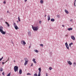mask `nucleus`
<instances>
[{"label": "nucleus", "instance_id": "2", "mask_svg": "<svg viewBox=\"0 0 76 76\" xmlns=\"http://www.w3.org/2000/svg\"><path fill=\"white\" fill-rule=\"evenodd\" d=\"M32 28L33 31H37L38 30L39 27L38 26L34 27L33 26H32Z\"/></svg>", "mask_w": 76, "mask_h": 76}, {"label": "nucleus", "instance_id": "42", "mask_svg": "<svg viewBox=\"0 0 76 76\" xmlns=\"http://www.w3.org/2000/svg\"><path fill=\"white\" fill-rule=\"evenodd\" d=\"M74 6H75V7H76V4H74Z\"/></svg>", "mask_w": 76, "mask_h": 76}, {"label": "nucleus", "instance_id": "27", "mask_svg": "<svg viewBox=\"0 0 76 76\" xmlns=\"http://www.w3.org/2000/svg\"><path fill=\"white\" fill-rule=\"evenodd\" d=\"M0 71L1 72H2V71H3V68H0Z\"/></svg>", "mask_w": 76, "mask_h": 76}, {"label": "nucleus", "instance_id": "52", "mask_svg": "<svg viewBox=\"0 0 76 76\" xmlns=\"http://www.w3.org/2000/svg\"><path fill=\"white\" fill-rule=\"evenodd\" d=\"M17 22L18 23L19 22V21H17Z\"/></svg>", "mask_w": 76, "mask_h": 76}, {"label": "nucleus", "instance_id": "9", "mask_svg": "<svg viewBox=\"0 0 76 76\" xmlns=\"http://www.w3.org/2000/svg\"><path fill=\"white\" fill-rule=\"evenodd\" d=\"M28 35L30 37H31V33L29 31L28 32Z\"/></svg>", "mask_w": 76, "mask_h": 76}, {"label": "nucleus", "instance_id": "21", "mask_svg": "<svg viewBox=\"0 0 76 76\" xmlns=\"http://www.w3.org/2000/svg\"><path fill=\"white\" fill-rule=\"evenodd\" d=\"M34 52H35L36 53H38V50H34Z\"/></svg>", "mask_w": 76, "mask_h": 76}, {"label": "nucleus", "instance_id": "17", "mask_svg": "<svg viewBox=\"0 0 76 76\" xmlns=\"http://www.w3.org/2000/svg\"><path fill=\"white\" fill-rule=\"evenodd\" d=\"M22 69H20L19 71V73L20 74H22Z\"/></svg>", "mask_w": 76, "mask_h": 76}, {"label": "nucleus", "instance_id": "46", "mask_svg": "<svg viewBox=\"0 0 76 76\" xmlns=\"http://www.w3.org/2000/svg\"><path fill=\"white\" fill-rule=\"evenodd\" d=\"M76 3V1H75L74 4H75Z\"/></svg>", "mask_w": 76, "mask_h": 76}, {"label": "nucleus", "instance_id": "48", "mask_svg": "<svg viewBox=\"0 0 76 76\" xmlns=\"http://www.w3.org/2000/svg\"><path fill=\"white\" fill-rule=\"evenodd\" d=\"M9 57L8 58V59H7V61H9Z\"/></svg>", "mask_w": 76, "mask_h": 76}, {"label": "nucleus", "instance_id": "29", "mask_svg": "<svg viewBox=\"0 0 76 76\" xmlns=\"http://www.w3.org/2000/svg\"><path fill=\"white\" fill-rule=\"evenodd\" d=\"M34 76H38V75H37V74L35 73L34 75Z\"/></svg>", "mask_w": 76, "mask_h": 76}, {"label": "nucleus", "instance_id": "45", "mask_svg": "<svg viewBox=\"0 0 76 76\" xmlns=\"http://www.w3.org/2000/svg\"><path fill=\"white\" fill-rule=\"evenodd\" d=\"M69 46L70 47H71V45H70V44H69Z\"/></svg>", "mask_w": 76, "mask_h": 76}, {"label": "nucleus", "instance_id": "33", "mask_svg": "<svg viewBox=\"0 0 76 76\" xmlns=\"http://www.w3.org/2000/svg\"><path fill=\"white\" fill-rule=\"evenodd\" d=\"M2 74L3 76H4V72H2Z\"/></svg>", "mask_w": 76, "mask_h": 76}, {"label": "nucleus", "instance_id": "18", "mask_svg": "<svg viewBox=\"0 0 76 76\" xmlns=\"http://www.w3.org/2000/svg\"><path fill=\"white\" fill-rule=\"evenodd\" d=\"M38 70L39 71V72H40L41 73V67H40L38 69Z\"/></svg>", "mask_w": 76, "mask_h": 76}, {"label": "nucleus", "instance_id": "32", "mask_svg": "<svg viewBox=\"0 0 76 76\" xmlns=\"http://www.w3.org/2000/svg\"><path fill=\"white\" fill-rule=\"evenodd\" d=\"M40 46H42V47H44L43 45H42V44H40Z\"/></svg>", "mask_w": 76, "mask_h": 76}, {"label": "nucleus", "instance_id": "31", "mask_svg": "<svg viewBox=\"0 0 76 76\" xmlns=\"http://www.w3.org/2000/svg\"><path fill=\"white\" fill-rule=\"evenodd\" d=\"M27 75H31V74L30 73H28L27 74Z\"/></svg>", "mask_w": 76, "mask_h": 76}, {"label": "nucleus", "instance_id": "12", "mask_svg": "<svg viewBox=\"0 0 76 76\" xmlns=\"http://www.w3.org/2000/svg\"><path fill=\"white\" fill-rule=\"evenodd\" d=\"M67 29L68 31H72L73 29V28H68Z\"/></svg>", "mask_w": 76, "mask_h": 76}, {"label": "nucleus", "instance_id": "6", "mask_svg": "<svg viewBox=\"0 0 76 76\" xmlns=\"http://www.w3.org/2000/svg\"><path fill=\"white\" fill-rule=\"evenodd\" d=\"M71 39H73L74 41H75V37L74 36L71 35Z\"/></svg>", "mask_w": 76, "mask_h": 76}, {"label": "nucleus", "instance_id": "7", "mask_svg": "<svg viewBox=\"0 0 76 76\" xmlns=\"http://www.w3.org/2000/svg\"><path fill=\"white\" fill-rule=\"evenodd\" d=\"M67 63L69 65H72V63L70 61H68Z\"/></svg>", "mask_w": 76, "mask_h": 76}, {"label": "nucleus", "instance_id": "39", "mask_svg": "<svg viewBox=\"0 0 76 76\" xmlns=\"http://www.w3.org/2000/svg\"><path fill=\"white\" fill-rule=\"evenodd\" d=\"M4 4H6V1H4Z\"/></svg>", "mask_w": 76, "mask_h": 76}, {"label": "nucleus", "instance_id": "49", "mask_svg": "<svg viewBox=\"0 0 76 76\" xmlns=\"http://www.w3.org/2000/svg\"><path fill=\"white\" fill-rule=\"evenodd\" d=\"M62 27H64V25H62Z\"/></svg>", "mask_w": 76, "mask_h": 76}, {"label": "nucleus", "instance_id": "28", "mask_svg": "<svg viewBox=\"0 0 76 76\" xmlns=\"http://www.w3.org/2000/svg\"><path fill=\"white\" fill-rule=\"evenodd\" d=\"M3 58V57H2L1 58H0V61H1V60Z\"/></svg>", "mask_w": 76, "mask_h": 76}, {"label": "nucleus", "instance_id": "13", "mask_svg": "<svg viewBox=\"0 0 76 76\" xmlns=\"http://www.w3.org/2000/svg\"><path fill=\"white\" fill-rule=\"evenodd\" d=\"M65 13H66V14H68L69 13V12H68V11L67 10H65Z\"/></svg>", "mask_w": 76, "mask_h": 76}, {"label": "nucleus", "instance_id": "51", "mask_svg": "<svg viewBox=\"0 0 76 76\" xmlns=\"http://www.w3.org/2000/svg\"><path fill=\"white\" fill-rule=\"evenodd\" d=\"M46 15H45V17H46Z\"/></svg>", "mask_w": 76, "mask_h": 76}, {"label": "nucleus", "instance_id": "23", "mask_svg": "<svg viewBox=\"0 0 76 76\" xmlns=\"http://www.w3.org/2000/svg\"><path fill=\"white\" fill-rule=\"evenodd\" d=\"M40 3H41V4H42V3H43V1L42 0H40Z\"/></svg>", "mask_w": 76, "mask_h": 76}, {"label": "nucleus", "instance_id": "34", "mask_svg": "<svg viewBox=\"0 0 76 76\" xmlns=\"http://www.w3.org/2000/svg\"><path fill=\"white\" fill-rule=\"evenodd\" d=\"M46 76H48V73H46Z\"/></svg>", "mask_w": 76, "mask_h": 76}, {"label": "nucleus", "instance_id": "50", "mask_svg": "<svg viewBox=\"0 0 76 76\" xmlns=\"http://www.w3.org/2000/svg\"><path fill=\"white\" fill-rule=\"evenodd\" d=\"M31 48V46H30L29 47V48Z\"/></svg>", "mask_w": 76, "mask_h": 76}, {"label": "nucleus", "instance_id": "4", "mask_svg": "<svg viewBox=\"0 0 76 76\" xmlns=\"http://www.w3.org/2000/svg\"><path fill=\"white\" fill-rule=\"evenodd\" d=\"M65 45L67 49V50H69V45H68V44H67V42H66L65 43Z\"/></svg>", "mask_w": 76, "mask_h": 76}, {"label": "nucleus", "instance_id": "30", "mask_svg": "<svg viewBox=\"0 0 76 76\" xmlns=\"http://www.w3.org/2000/svg\"><path fill=\"white\" fill-rule=\"evenodd\" d=\"M57 17L58 18H60V16H59V15H57Z\"/></svg>", "mask_w": 76, "mask_h": 76}, {"label": "nucleus", "instance_id": "19", "mask_svg": "<svg viewBox=\"0 0 76 76\" xmlns=\"http://www.w3.org/2000/svg\"><path fill=\"white\" fill-rule=\"evenodd\" d=\"M5 23L6 24H7V26H8V27H9V26H10V25H9V23L7 22H5Z\"/></svg>", "mask_w": 76, "mask_h": 76}, {"label": "nucleus", "instance_id": "47", "mask_svg": "<svg viewBox=\"0 0 76 76\" xmlns=\"http://www.w3.org/2000/svg\"><path fill=\"white\" fill-rule=\"evenodd\" d=\"M7 13H9V11H7Z\"/></svg>", "mask_w": 76, "mask_h": 76}, {"label": "nucleus", "instance_id": "54", "mask_svg": "<svg viewBox=\"0 0 76 76\" xmlns=\"http://www.w3.org/2000/svg\"><path fill=\"white\" fill-rule=\"evenodd\" d=\"M75 1H76V0H75Z\"/></svg>", "mask_w": 76, "mask_h": 76}, {"label": "nucleus", "instance_id": "20", "mask_svg": "<svg viewBox=\"0 0 76 76\" xmlns=\"http://www.w3.org/2000/svg\"><path fill=\"white\" fill-rule=\"evenodd\" d=\"M18 19L19 22H20V17H18Z\"/></svg>", "mask_w": 76, "mask_h": 76}, {"label": "nucleus", "instance_id": "11", "mask_svg": "<svg viewBox=\"0 0 76 76\" xmlns=\"http://www.w3.org/2000/svg\"><path fill=\"white\" fill-rule=\"evenodd\" d=\"M28 64V61L25 60V62L24 63V66H26Z\"/></svg>", "mask_w": 76, "mask_h": 76}, {"label": "nucleus", "instance_id": "38", "mask_svg": "<svg viewBox=\"0 0 76 76\" xmlns=\"http://www.w3.org/2000/svg\"><path fill=\"white\" fill-rule=\"evenodd\" d=\"M70 22H72V21H73V20H72V19H71L70 20Z\"/></svg>", "mask_w": 76, "mask_h": 76}, {"label": "nucleus", "instance_id": "10", "mask_svg": "<svg viewBox=\"0 0 76 76\" xmlns=\"http://www.w3.org/2000/svg\"><path fill=\"white\" fill-rule=\"evenodd\" d=\"M33 61L34 63H35V64H36L37 62H36V61H35V59L33 58Z\"/></svg>", "mask_w": 76, "mask_h": 76}, {"label": "nucleus", "instance_id": "43", "mask_svg": "<svg viewBox=\"0 0 76 76\" xmlns=\"http://www.w3.org/2000/svg\"><path fill=\"white\" fill-rule=\"evenodd\" d=\"M33 66V64H31V66Z\"/></svg>", "mask_w": 76, "mask_h": 76}, {"label": "nucleus", "instance_id": "35", "mask_svg": "<svg viewBox=\"0 0 76 76\" xmlns=\"http://www.w3.org/2000/svg\"><path fill=\"white\" fill-rule=\"evenodd\" d=\"M73 43H72V42H71V43L69 44V45H73Z\"/></svg>", "mask_w": 76, "mask_h": 76}, {"label": "nucleus", "instance_id": "22", "mask_svg": "<svg viewBox=\"0 0 76 76\" xmlns=\"http://www.w3.org/2000/svg\"><path fill=\"white\" fill-rule=\"evenodd\" d=\"M37 76H41V72H39Z\"/></svg>", "mask_w": 76, "mask_h": 76}, {"label": "nucleus", "instance_id": "55", "mask_svg": "<svg viewBox=\"0 0 76 76\" xmlns=\"http://www.w3.org/2000/svg\"><path fill=\"white\" fill-rule=\"evenodd\" d=\"M12 44H13V42H12Z\"/></svg>", "mask_w": 76, "mask_h": 76}, {"label": "nucleus", "instance_id": "3", "mask_svg": "<svg viewBox=\"0 0 76 76\" xmlns=\"http://www.w3.org/2000/svg\"><path fill=\"white\" fill-rule=\"evenodd\" d=\"M14 70L15 72L16 71L18 72V66H15L14 67Z\"/></svg>", "mask_w": 76, "mask_h": 76}, {"label": "nucleus", "instance_id": "5", "mask_svg": "<svg viewBox=\"0 0 76 76\" xmlns=\"http://www.w3.org/2000/svg\"><path fill=\"white\" fill-rule=\"evenodd\" d=\"M21 43L22 44H23V45H25L26 44V42L24 41V40H22L21 41Z\"/></svg>", "mask_w": 76, "mask_h": 76}, {"label": "nucleus", "instance_id": "37", "mask_svg": "<svg viewBox=\"0 0 76 76\" xmlns=\"http://www.w3.org/2000/svg\"><path fill=\"white\" fill-rule=\"evenodd\" d=\"M41 21H39V23H40V24H41Z\"/></svg>", "mask_w": 76, "mask_h": 76}, {"label": "nucleus", "instance_id": "41", "mask_svg": "<svg viewBox=\"0 0 76 76\" xmlns=\"http://www.w3.org/2000/svg\"><path fill=\"white\" fill-rule=\"evenodd\" d=\"M2 64H4V62H2Z\"/></svg>", "mask_w": 76, "mask_h": 76}, {"label": "nucleus", "instance_id": "8", "mask_svg": "<svg viewBox=\"0 0 76 76\" xmlns=\"http://www.w3.org/2000/svg\"><path fill=\"white\" fill-rule=\"evenodd\" d=\"M48 20L49 21L50 20V15H48Z\"/></svg>", "mask_w": 76, "mask_h": 76}, {"label": "nucleus", "instance_id": "36", "mask_svg": "<svg viewBox=\"0 0 76 76\" xmlns=\"http://www.w3.org/2000/svg\"><path fill=\"white\" fill-rule=\"evenodd\" d=\"M49 53H50V55H52V52H50Z\"/></svg>", "mask_w": 76, "mask_h": 76}, {"label": "nucleus", "instance_id": "24", "mask_svg": "<svg viewBox=\"0 0 76 76\" xmlns=\"http://www.w3.org/2000/svg\"><path fill=\"white\" fill-rule=\"evenodd\" d=\"M10 74H11V73H9L7 75V76H10Z\"/></svg>", "mask_w": 76, "mask_h": 76}, {"label": "nucleus", "instance_id": "44", "mask_svg": "<svg viewBox=\"0 0 76 76\" xmlns=\"http://www.w3.org/2000/svg\"><path fill=\"white\" fill-rule=\"evenodd\" d=\"M24 1L25 2L27 1V0H24Z\"/></svg>", "mask_w": 76, "mask_h": 76}, {"label": "nucleus", "instance_id": "25", "mask_svg": "<svg viewBox=\"0 0 76 76\" xmlns=\"http://www.w3.org/2000/svg\"><path fill=\"white\" fill-rule=\"evenodd\" d=\"M13 25H14V27L15 26H17L16 24V23H14Z\"/></svg>", "mask_w": 76, "mask_h": 76}, {"label": "nucleus", "instance_id": "16", "mask_svg": "<svg viewBox=\"0 0 76 76\" xmlns=\"http://www.w3.org/2000/svg\"><path fill=\"white\" fill-rule=\"evenodd\" d=\"M50 20L51 22H54L55 20L54 19V18H52Z\"/></svg>", "mask_w": 76, "mask_h": 76}, {"label": "nucleus", "instance_id": "53", "mask_svg": "<svg viewBox=\"0 0 76 76\" xmlns=\"http://www.w3.org/2000/svg\"><path fill=\"white\" fill-rule=\"evenodd\" d=\"M14 62H15V60H14Z\"/></svg>", "mask_w": 76, "mask_h": 76}, {"label": "nucleus", "instance_id": "26", "mask_svg": "<svg viewBox=\"0 0 76 76\" xmlns=\"http://www.w3.org/2000/svg\"><path fill=\"white\" fill-rule=\"evenodd\" d=\"M53 69V68L51 67H49V70H51Z\"/></svg>", "mask_w": 76, "mask_h": 76}, {"label": "nucleus", "instance_id": "15", "mask_svg": "<svg viewBox=\"0 0 76 76\" xmlns=\"http://www.w3.org/2000/svg\"><path fill=\"white\" fill-rule=\"evenodd\" d=\"M73 66L74 67H75L76 66V63L75 62H74L73 64Z\"/></svg>", "mask_w": 76, "mask_h": 76}, {"label": "nucleus", "instance_id": "14", "mask_svg": "<svg viewBox=\"0 0 76 76\" xmlns=\"http://www.w3.org/2000/svg\"><path fill=\"white\" fill-rule=\"evenodd\" d=\"M14 27H15V28L16 30H17V29H18L19 28H18V26H15Z\"/></svg>", "mask_w": 76, "mask_h": 76}, {"label": "nucleus", "instance_id": "40", "mask_svg": "<svg viewBox=\"0 0 76 76\" xmlns=\"http://www.w3.org/2000/svg\"><path fill=\"white\" fill-rule=\"evenodd\" d=\"M65 36H66V37H68V35H67V34H66V35H65Z\"/></svg>", "mask_w": 76, "mask_h": 76}, {"label": "nucleus", "instance_id": "1", "mask_svg": "<svg viewBox=\"0 0 76 76\" xmlns=\"http://www.w3.org/2000/svg\"><path fill=\"white\" fill-rule=\"evenodd\" d=\"M0 32L3 35L6 34V32L3 31V27L1 26H0Z\"/></svg>", "mask_w": 76, "mask_h": 76}, {"label": "nucleus", "instance_id": "56", "mask_svg": "<svg viewBox=\"0 0 76 76\" xmlns=\"http://www.w3.org/2000/svg\"><path fill=\"white\" fill-rule=\"evenodd\" d=\"M7 61H6V62H7Z\"/></svg>", "mask_w": 76, "mask_h": 76}]
</instances>
